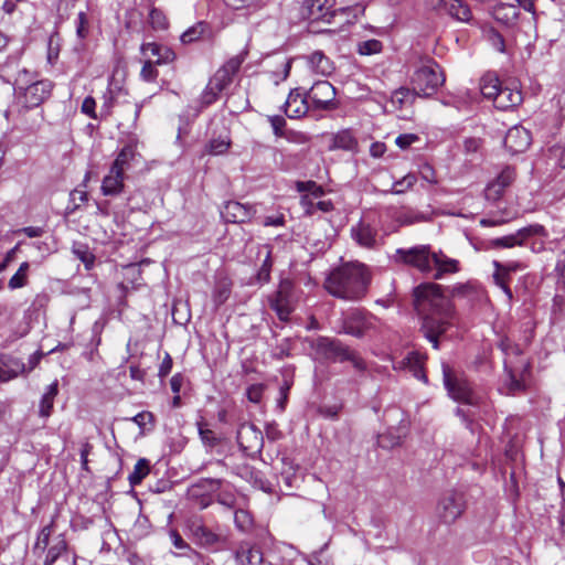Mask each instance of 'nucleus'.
<instances>
[{
  "label": "nucleus",
  "mask_w": 565,
  "mask_h": 565,
  "mask_svg": "<svg viewBox=\"0 0 565 565\" xmlns=\"http://www.w3.org/2000/svg\"><path fill=\"white\" fill-rule=\"evenodd\" d=\"M426 220L427 218H426V216L424 214L417 213V212H406V213H402L398 216V222L402 225H411V224H414V223L424 222Z\"/></svg>",
  "instance_id": "53"
},
{
  "label": "nucleus",
  "mask_w": 565,
  "mask_h": 565,
  "mask_svg": "<svg viewBox=\"0 0 565 565\" xmlns=\"http://www.w3.org/2000/svg\"><path fill=\"white\" fill-rule=\"evenodd\" d=\"M172 365H173L172 358L170 356L169 353H166V355L159 366L158 376L160 379H164L171 372Z\"/></svg>",
  "instance_id": "63"
},
{
  "label": "nucleus",
  "mask_w": 565,
  "mask_h": 565,
  "mask_svg": "<svg viewBox=\"0 0 565 565\" xmlns=\"http://www.w3.org/2000/svg\"><path fill=\"white\" fill-rule=\"evenodd\" d=\"M253 213L252 206L236 201L227 202L221 212L224 221L228 223H244L252 217Z\"/></svg>",
  "instance_id": "23"
},
{
  "label": "nucleus",
  "mask_w": 565,
  "mask_h": 565,
  "mask_svg": "<svg viewBox=\"0 0 565 565\" xmlns=\"http://www.w3.org/2000/svg\"><path fill=\"white\" fill-rule=\"evenodd\" d=\"M135 154L136 150L134 146H125L117 154L110 168H113L114 171H120L125 173V171L129 168L130 161L134 159Z\"/></svg>",
  "instance_id": "35"
},
{
  "label": "nucleus",
  "mask_w": 565,
  "mask_h": 565,
  "mask_svg": "<svg viewBox=\"0 0 565 565\" xmlns=\"http://www.w3.org/2000/svg\"><path fill=\"white\" fill-rule=\"evenodd\" d=\"M156 63L152 60H146L140 71V77L145 82H154L158 77V71L156 68Z\"/></svg>",
  "instance_id": "46"
},
{
  "label": "nucleus",
  "mask_w": 565,
  "mask_h": 565,
  "mask_svg": "<svg viewBox=\"0 0 565 565\" xmlns=\"http://www.w3.org/2000/svg\"><path fill=\"white\" fill-rule=\"evenodd\" d=\"M291 296V284L289 281H282L278 290L269 298L270 308L282 321H287L294 310Z\"/></svg>",
  "instance_id": "14"
},
{
  "label": "nucleus",
  "mask_w": 565,
  "mask_h": 565,
  "mask_svg": "<svg viewBox=\"0 0 565 565\" xmlns=\"http://www.w3.org/2000/svg\"><path fill=\"white\" fill-rule=\"evenodd\" d=\"M140 52L146 60H152L157 65L169 64L175 60V53L167 45L157 42H145Z\"/></svg>",
  "instance_id": "18"
},
{
  "label": "nucleus",
  "mask_w": 565,
  "mask_h": 565,
  "mask_svg": "<svg viewBox=\"0 0 565 565\" xmlns=\"http://www.w3.org/2000/svg\"><path fill=\"white\" fill-rule=\"evenodd\" d=\"M95 108H96V102L93 97L90 96H87L83 103H82V113H84L85 115L89 116L90 118H94L96 119L97 116H96V113H95Z\"/></svg>",
  "instance_id": "61"
},
{
  "label": "nucleus",
  "mask_w": 565,
  "mask_h": 565,
  "mask_svg": "<svg viewBox=\"0 0 565 565\" xmlns=\"http://www.w3.org/2000/svg\"><path fill=\"white\" fill-rule=\"evenodd\" d=\"M309 110V99L298 88L291 90L285 103V114L289 118H301Z\"/></svg>",
  "instance_id": "22"
},
{
  "label": "nucleus",
  "mask_w": 565,
  "mask_h": 565,
  "mask_svg": "<svg viewBox=\"0 0 565 565\" xmlns=\"http://www.w3.org/2000/svg\"><path fill=\"white\" fill-rule=\"evenodd\" d=\"M515 178V171L511 167H505L486 188L484 194L488 200H498L504 190L512 184Z\"/></svg>",
  "instance_id": "20"
},
{
  "label": "nucleus",
  "mask_w": 565,
  "mask_h": 565,
  "mask_svg": "<svg viewBox=\"0 0 565 565\" xmlns=\"http://www.w3.org/2000/svg\"><path fill=\"white\" fill-rule=\"evenodd\" d=\"M26 364L13 355L0 354V381L9 382L20 374H24Z\"/></svg>",
  "instance_id": "21"
},
{
  "label": "nucleus",
  "mask_w": 565,
  "mask_h": 565,
  "mask_svg": "<svg viewBox=\"0 0 565 565\" xmlns=\"http://www.w3.org/2000/svg\"><path fill=\"white\" fill-rule=\"evenodd\" d=\"M235 561L238 565H260L263 553L258 547L243 543L235 552Z\"/></svg>",
  "instance_id": "27"
},
{
  "label": "nucleus",
  "mask_w": 565,
  "mask_h": 565,
  "mask_svg": "<svg viewBox=\"0 0 565 565\" xmlns=\"http://www.w3.org/2000/svg\"><path fill=\"white\" fill-rule=\"evenodd\" d=\"M334 0H305L301 13L310 22L330 21L333 17Z\"/></svg>",
  "instance_id": "17"
},
{
  "label": "nucleus",
  "mask_w": 565,
  "mask_h": 565,
  "mask_svg": "<svg viewBox=\"0 0 565 565\" xmlns=\"http://www.w3.org/2000/svg\"><path fill=\"white\" fill-rule=\"evenodd\" d=\"M493 279H494L495 285L502 289V291L507 296L509 302L512 301L513 294L508 285L509 280L505 278V276L495 269V271L493 274Z\"/></svg>",
  "instance_id": "54"
},
{
  "label": "nucleus",
  "mask_w": 565,
  "mask_h": 565,
  "mask_svg": "<svg viewBox=\"0 0 565 565\" xmlns=\"http://www.w3.org/2000/svg\"><path fill=\"white\" fill-rule=\"evenodd\" d=\"M269 122L271 125L274 134L277 137H284L285 136L284 127L286 125V120H285L284 117H281V116H271V117H269Z\"/></svg>",
  "instance_id": "60"
},
{
  "label": "nucleus",
  "mask_w": 565,
  "mask_h": 565,
  "mask_svg": "<svg viewBox=\"0 0 565 565\" xmlns=\"http://www.w3.org/2000/svg\"><path fill=\"white\" fill-rule=\"evenodd\" d=\"M67 548V543L64 539H60L55 544H53L46 553L44 565H53L57 558L64 553Z\"/></svg>",
  "instance_id": "44"
},
{
  "label": "nucleus",
  "mask_w": 565,
  "mask_h": 565,
  "mask_svg": "<svg viewBox=\"0 0 565 565\" xmlns=\"http://www.w3.org/2000/svg\"><path fill=\"white\" fill-rule=\"evenodd\" d=\"M54 524H55V520L52 519L51 522L43 526L38 536H36V541L34 543V546H33V551L36 553V552H45V550L49 546V542H50V537L52 535V533L54 532Z\"/></svg>",
  "instance_id": "36"
},
{
  "label": "nucleus",
  "mask_w": 565,
  "mask_h": 565,
  "mask_svg": "<svg viewBox=\"0 0 565 565\" xmlns=\"http://www.w3.org/2000/svg\"><path fill=\"white\" fill-rule=\"evenodd\" d=\"M247 52L243 51L235 56L228 58L213 75V84L216 89H225L230 86L234 79V76L238 73L242 64L246 58Z\"/></svg>",
  "instance_id": "15"
},
{
  "label": "nucleus",
  "mask_w": 565,
  "mask_h": 565,
  "mask_svg": "<svg viewBox=\"0 0 565 565\" xmlns=\"http://www.w3.org/2000/svg\"><path fill=\"white\" fill-rule=\"evenodd\" d=\"M231 295V284L227 280H221L216 284L213 291V301L216 307L223 305Z\"/></svg>",
  "instance_id": "43"
},
{
  "label": "nucleus",
  "mask_w": 565,
  "mask_h": 565,
  "mask_svg": "<svg viewBox=\"0 0 565 565\" xmlns=\"http://www.w3.org/2000/svg\"><path fill=\"white\" fill-rule=\"evenodd\" d=\"M383 50V44L381 41L372 39L366 41H361L356 44V52L360 55H373L379 54Z\"/></svg>",
  "instance_id": "42"
},
{
  "label": "nucleus",
  "mask_w": 565,
  "mask_h": 565,
  "mask_svg": "<svg viewBox=\"0 0 565 565\" xmlns=\"http://www.w3.org/2000/svg\"><path fill=\"white\" fill-rule=\"evenodd\" d=\"M298 190L299 191H310L311 198L317 199L320 198L323 194V190L321 186L317 185L313 181L308 182H299L298 183Z\"/></svg>",
  "instance_id": "59"
},
{
  "label": "nucleus",
  "mask_w": 565,
  "mask_h": 565,
  "mask_svg": "<svg viewBox=\"0 0 565 565\" xmlns=\"http://www.w3.org/2000/svg\"><path fill=\"white\" fill-rule=\"evenodd\" d=\"M221 486V479H201L188 488V497L203 509L210 505L211 494L218 491Z\"/></svg>",
  "instance_id": "16"
},
{
  "label": "nucleus",
  "mask_w": 565,
  "mask_h": 565,
  "mask_svg": "<svg viewBox=\"0 0 565 565\" xmlns=\"http://www.w3.org/2000/svg\"><path fill=\"white\" fill-rule=\"evenodd\" d=\"M424 359V355L417 352H409L407 356L404 359V363L409 369L413 376L427 383V376L423 370Z\"/></svg>",
  "instance_id": "34"
},
{
  "label": "nucleus",
  "mask_w": 565,
  "mask_h": 565,
  "mask_svg": "<svg viewBox=\"0 0 565 565\" xmlns=\"http://www.w3.org/2000/svg\"><path fill=\"white\" fill-rule=\"evenodd\" d=\"M370 273L362 263H347L332 270L324 281L326 290L339 299L355 301L364 297Z\"/></svg>",
  "instance_id": "3"
},
{
  "label": "nucleus",
  "mask_w": 565,
  "mask_h": 565,
  "mask_svg": "<svg viewBox=\"0 0 565 565\" xmlns=\"http://www.w3.org/2000/svg\"><path fill=\"white\" fill-rule=\"evenodd\" d=\"M465 499L462 493L448 491L439 499L436 514L445 524L454 523L465 511Z\"/></svg>",
  "instance_id": "9"
},
{
  "label": "nucleus",
  "mask_w": 565,
  "mask_h": 565,
  "mask_svg": "<svg viewBox=\"0 0 565 565\" xmlns=\"http://www.w3.org/2000/svg\"><path fill=\"white\" fill-rule=\"evenodd\" d=\"M316 109H332L335 107V88L328 81H317L306 94Z\"/></svg>",
  "instance_id": "13"
},
{
  "label": "nucleus",
  "mask_w": 565,
  "mask_h": 565,
  "mask_svg": "<svg viewBox=\"0 0 565 565\" xmlns=\"http://www.w3.org/2000/svg\"><path fill=\"white\" fill-rule=\"evenodd\" d=\"M150 472L149 461L145 458L139 459L132 472L129 475L128 480L130 486L135 487L139 484Z\"/></svg>",
  "instance_id": "37"
},
{
  "label": "nucleus",
  "mask_w": 565,
  "mask_h": 565,
  "mask_svg": "<svg viewBox=\"0 0 565 565\" xmlns=\"http://www.w3.org/2000/svg\"><path fill=\"white\" fill-rule=\"evenodd\" d=\"M401 439L398 436H393L392 434H381L377 437V445L382 448H393L399 445Z\"/></svg>",
  "instance_id": "56"
},
{
  "label": "nucleus",
  "mask_w": 565,
  "mask_h": 565,
  "mask_svg": "<svg viewBox=\"0 0 565 565\" xmlns=\"http://www.w3.org/2000/svg\"><path fill=\"white\" fill-rule=\"evenodd\" d=\"M394 260L412 266L423 274H431L433 278L441 279L445 275L460 270V263L448 257L443 250H433L430 245H417L411 248H398Z\"/></svg>",
  "instance_id": "2"
},
{
  "label": "nucleus",
  "mask_w": 565,
  "mask_h": 565,
  "mask_svg": "<svg viewBox=\"0 0 565 565\" xmlns=\"http://www.w3.org/2000/svg\"><path fill=\"white\" fill-rule=\"evenodd\" d=\"M338 333L349 334L354 338H363L376 332L379 319L361 309H351L343 312L338 320Z\"/></svg>",
  "instance_id": "6"
},
{
  "label": "nucleus",
  "mask_w": 565,
  "mask_h": 565,
  "mask_svg": "<svg viewBox=\"0 0 565 565\" xmlns=\"http://www.w3.org/2000/svg\"><path fill=\"white\" fill-rule=\"evenodd\" d=\"M265 248L267 249L266 257L260 266V269L257 274V279L260 282H268L270 279V271L273 267V259H271V247L266 245Z\"/></svg>",
  "instance_id": "45"
},
{
  "label": "nucleus",
  "mask_w": 565,
  "mask_h": 565,
  "mask_svg": "<svg viewBox=\"0 0 565 565\" xmlns=\"http://www.w3.org/2000/svg\"><path fill=\"white\" fill-rule=\"evenodd\" d=\"M352 239L362 248L376 249L382 242L376 225L367 218H361L350 230Z\"/></svg>",
  "instance_id": "11"
},
{
  "label": "nucleus",
  "mask_w": 565,
  "mask_h": 565,
  "mask_svg": "<svg viewBox=\"0 0 565 565\" xmlns=\"http://www.w3.org/2000/svg\"><path fill=\"white\" fill-rule=\"evenodd\" d=\"M236 438L241 449L249 457L258 455L263 449V433L253 424H242L238 427Z\"/></svg>",
  "instance_id": "12"
},
{
  "label": "nucleus",
  "mask_w": 565,
  "mask_h": 565,
  "mask_svg": "<svg viewBox=\"0 0 565 565\" xmlns=\"http://www.w3.org/2000/svg\"><path fill=\"white\" fill-rule=\"evenodd\" d=\"M125 173L109 169L102 182V193L106 196L118 195L124 190Z\"/></svg>",
  "instance_id": "28"
},
{
  "label": "nucleus",
  "mask_w": 565,
  "mask_h": 565,
  "mask_svg": "<svg viewBox=\"0 0 565 565\" xmlns=\"http://www.w3.org/2000/svg\"><path fill=\"white\" fill-rule=\"evenodd\" d=\"M264 391H265V385L264 384H260V383L259 384H253V385L247 387L246 396H247L249 402L257 404V403H260L263 394H264Z\"/></svg>",
  "instance_id": "51"
},
{
  "label": "nucleus",
  "mask_w": 565,
  "mask_h": 565,
  "mask_svg": "<svg viewBox=\"0 0 565 565\" xmlns=\"http://www.w3.org/2000/svg\"><path fill=\"white\" fill-rule=\"evenodd\" d=\"M444 82L445 75L440 66L431 58L422 61L412 76V85L422 97L434 95Z\"/></svg>",
  "instance_id": "5"
},
{
  "label": "nucleus",
  "mask_w": 565,
  "mask_h": 565,
  "mask_svg": "<svg viewBox=\"0 0 565 565\" xmlns=\"http://www.w3.org/2000/svg\"><path fill=\"white\" fill-rule=\"evenodd\" d=\"M88 18L85 12H79L76 20V34L79 39H85L88 35Z\"/></svg>",
  "instance_id": "52"
},
{
  "label": "nucleus",
  "mask_w": 565,
  "mask_h": 565,
  "mask_svg": "<svg viewBox=\"0 0 565 565\" xmlns=\"http://www.w3.org/2000/svg\"><path fill=\"white\" fill-rule=\"evenodd\" d=\"M501 84L498 76L493 73L484 74L480 79V92L483 97L491 99L492 102L498 96L499 90L501 89Z\"/></svg>",
  "instance_id": "33"
},
{
  "label": "nucleus",
  "mask_w": 565,
  "mask_h": 565,
  "mask_svg": "<svg viewBox=\"0 0 565 565\" xmlns=\"http://www.w3.org/2000/svg\"><path fill=\"white\" fill-rule=\"evenodd\" d=\"M190 531L194 542L203 547H215L222 542L221 535L202 523L193 522L190 526Z\"/></svg>",
  "instance_id": "24"
},
{
  "label": "nucleus",
  "mask_w": 565,
  "mask_h": 565,
  "mask_svg": "<svg viewBox=\"0 0 565 565\" xmlns=\"http://www.w3.org/2000/svg\"><path fill=\"white\" fill-rule=\"evenodd\" d=\"M418 140L419 137L415 134H403L395 139V143L397 147L405 150Z\"/></svg>",
  "instance_id": "57"
},
{
  "label": "nucleus",
  "mask_w": 565,
  "mask_h": 565,
  "mask_svg": "<svg viewBox=\"0 0 565 565\" xmlns=\"http://www.w3.org/2000/svg\"><path fill=\"white\" fill-rule=\"evenodd\" d=\"M307 64L313 73L322 76H329L334 71L333 62L322 51H315L308 55Z\"/></svg>",
  "instance_id": "26"
},
{
  "label": "nucleus",
  "mask_w": 565,
  "mask_h": 565,
  "mask_svg": "<svg viewBox=\"0 0 565 565\" xmlns=\"http://www.w3.org/2000/svg\"><path fill=\"white\" fill-rule=\"evenodd\" d=\"M532 236H546L544 226L540 224H531L520 228L513 234L493 238L489 244L491 248H512L515 246H523L526 239Z\"/></svg>",
  "instance_id": "10"
},
{
  "label": "nucleus",
  "mask_w": 565,
  "mask_h": 565,
  "mask_svg": "<svg viewBox=\"0 0 565 565\" xmlns=\"http://www.w3.org/2000/svg\"><path fill=\"white\" fill-rule=\"evenodd\" d=\"M443 376L444 384L452 399L467 405H477L479 403L480 398L472 390L469 381L462 376L455 375L446 363H443Z\"/></svg>",
  "instance_id": "7"
},
{
  "label": "nucleus",
  "mask_w": 565,
  "mask_h": 565,
  "mask_svg": "<svg viewBox=\"0 0 565 565\" xmlns=\"http://www.w3.org/2000/svg\"><path fill=\"white\" fill-rule=\"evenodd\" d=\"M53 83L49 79L36 81L25 87L15 88L19 104L26 108L40 107L51 95Z\"/></svg>",
  "instance_id": "8"
},
{
  "label": "nucleus",
  "mask_w": 565,
  "mask_h": 565,
  "mask_svg": "<svg viewBox=\"0 0 565 565\" xmlns=\"http://www.w3.org/2000/svg\"><path fill=\"white\" fill-rule=\"evenodd\" d=\"M438 4L458 21L468 22L471 19V11L462 0H438Z\"/></svg>",
  "instance_id": "30"
},
{
  "label": "nucleus",
  "mask_w": 565,
  "mask_h": 565,
  "mask_svg": "<svg viewBox=\"0 0 565 565\" xmlns=\"http://www.w3.org/2000/svg\"><path fill=\"white\" fill-rule=\"evenodd\" d=\"M198 426H199V435H200L202 441L205 445L214 446L217 441V438L215 437L214 431L211 430L210 428H207L206 425L203 423H199Z\"/></svg>",
  "instance_id": "55"
},
{
  "label": "nucleus",
  "mask_w": 565,
  "mask_h": 565,
  "mask_svg": "<svg viewBox=\"0 0 565 565\" xmlns=\"http://www.w3.org/2000/svg\"><path fill=\"white\" fill-rule=\"evenodd\" d=\"M312 349L316 355L320 359L330 362L350 361L353 367L358 371H363L366 367L364 360L354 350L342 343L340 340L319 337L312 343Z\"/></svg>",
  "instance_id": "4"
},
{
  "label": "nucleus",
  "mask_w": 565,
  "mask_h": 565,
  "mask_svg": "<svg viewBox=\"0 0 565 565\" xmlns=\"http://www.w3.org/2000/svg\"><path fill=\"white\" fill-rule=\"evenodd\" d=\"M418 93L415 92L414 87H399L392 93L391 103L396 109H402L412 105Z\"/></svg>",
  "instance_id": "32"
},
{
  "label": "nucleus",
  "mask_w": 565,
  "mask_h": 565,
  "mask_svg": "<svg viewBox=\"0 0 565 565\" xmlns=\"http://www.w3.org/2000/svg\"><path fill=\"white\" fill-rule=\"evenodd\" d=\"M230 146V138L227 136H220L210 140L206 145V152L213 156L223 154L228 150Z\"/></svg>",
  "instance_id": "40"
},
{
  "label": "nucleus",
  "mask_w": 565,
  "mask_h": 565,
  "mask_svg": "<svg viewBox=\"0 0 565 565\" xmlns=\"http://www.w3.org/2000/svg\"><path fill=\"white\" fill-rule=\"evenodd\" d=\"M414 307L422 317L420 332L439 349V337L443 335L456 320V310L451 300L443 294L440 285L435 282L420 284L414 289Z\"/></svg>",
  "instance_id": "1"
},
{
  "label": "nucleus",
  "mask_w": 565,
  "mask_h": 565,
  "mask_svg": "<svg viewBox=\"0 0 565 565\" xmlns=\"http://www.w3.org/2000/svg\"><path fill=\"white\" fill-rule=\"evenodd\" d=\"M58 394V381L55 380L51 383L43 393L40 403H39V416L41 418L47 419L53 412L54 401Z\"/></svg>",
  "instance_id": "29"
},
{
  "label": "nucleus",
  "mask_w": 565,
  "mask_h": 565,
  "mask_svg": "<svg viewBox=\"0 0 565 565\" xmlns=\"http://www.w3.org/2000/svg\"><path fill=\"white\" fill-rule=\"evenodd\" d=\"M493 266L498 271L503 274L508 280H510L511 273L523 269L522 264L519 262H510L507 264H501L500 262L494 260Z\"/></svg>",
  "instance_id": "49"
},
{
  "label": "nucleus",
  "mask_w": 565,
  "mask_h": 565,
  "mask_svg": "<svg viewBox=\"0 0 565 565\" xmlns=\"http://www.w3.org/2000/svg\"><path fill=\"white\" fill-rule=\"evenodd\" d=\"M523 100L521 90L516 87L504 86L498 93L493 100L495 108L500 110H508L519 106Z\"/></svg>",
  "instance_id": "25"
},
{
  "label": "nucleus",
  "mask_w": 565,
  "mask_h": 565,
  "mask_svg": "<svg viewBox=\"0 0 565 565\" xmlns=\"http://www.w3.org/2000/svg\"><path fill=\"white\" fill-rule=\"evenodd\" d=\"M224 89H216L215 85L213 84V79L211 78L201 96L202 104L205 106L211 105L217 99L220 93Z\"/></svg>",
  "instance_id": "47"
},
{
  "label": "nucleus",
  "mask_w": 565,
  "mask_h": 565,
  "mask_svg": "<svg viewBox=\"0 0 565 565\" xmlns=\"http://www.w3.org/2000/svg\"><path fill=\"white\" fill-rule=\"evenodd\" d=\"M300 204L307 215H313L316 213V202L313 201V198H311V195H302Z\"/></svg>",
  "instance_id": "64"
},
{
  "label": "nucleus",
  "mask_w": 565,
  "mask_h": 565,
  "mask_svg": "<svg viewBox=\"0 0 565 565\" xmlns=\"http://www.w3.org/2000/svg\"><path fill=\"white\" fill-rule=\"evenodd\" d=\"M531 145V134L522 126L510 128L504 138V146L511 153L525 151Z\"/></svg>",
  "instance_id": "19"
},
{
  "label": "nucleus",
  "mask_w": 565,
  "mask_h": 565,
  "mask_svg": "<svg viewBox=\"0 0 565 565\" xmlns=\"http://www.w3.org/2000/svg\"><path fill=\"white\" fill-rule=\"evenodd\" d=\"M207 30L209 26L206 23L199 22L195 25L189 28L185 32H183L180 36V40L183 44L193 43L200 40Z\"/></svg>",
  "instance_id": "38"
},
{
  "label": "nucleus",
  "mask_w": 565,
  "mask_h": 565,
  "mask_svg": "<svg viewBox=\"0 0 565 565\" xmlns=\"http://www.w3.org/2000/svg\"><path fill=\"white\" fill-rule=\"evenodd\" d=\"M519 9L514 4L500 3L493 8L492 15L495 21L507 25L512 26L515 24L519 18Z\"/></svg>",
  "instance_id": "31"
},
{
  "label": "nucleus",
  "mask_w": 565,
  "mask_h": 565,
  "mask_svg": "<svg viewBox=\"0 0 565 565\" xmlns=\"http://www.w3.org/2000/svg\"><path fill=\"white\" fill-rule=\"evenodd\" d=\"M131 420L140 428H143L147 424H151L153 422V415L150 412H140L135 415Z\"/></svg>",
  "instance_id": "62"
},
{
  "label": "nucleus",
  "mask_w": 565,
  "mask_h": 565,
  "mask_svg": "<svg viewBox=\"0 0 565 565\" xmlns=\"http://www.w3.org/2000/svg\"><path fill=\"white\" fill-rule=\"evenodd\" d=\"M149 22L153 29L164 30L168 26V21L163 12L159 9H151L149 13Z\"/></svg>",
  "instance_id": "48"
},
{
  "label": "nucleus",
  "mask_w": 565,
  "mask_h": 565,
  "mask_svg": "<svg viewBox=\"0 0 565 565\" xmlns=\"http://www.w3.org/2000/svg\"><path fill=\"white\" fill-rule=\"evenodd\" d=\"M73 254L85 264L86 268H90L95 262L94 254L89 250L88 246L83 243H74L72 247Z\"/></svg>",
  "instance_id": "41"
},
{
  "label": "nucleus",
  "mask_w": 565,
  "mask_h": 565,
  "mask_svg": "<svg viewBox=\"0 0 565 565\" xmlns=\"http://www.w3.org/2000/svg\"><path fill=\"white\" fill-rule=\"evenodd\" d=\"M30 265L28 262H23L15 274L9 279L8 287L11 290L24 287L28 284V271Z\"/></svg>",
  "instance_id": "39"
},
{
  "label": "nucleus",
  "mask_w": 565,
  "mask_h": 565,
  "mask_svg": "<svg viewBox=\"0 0 565 565\" xmlns=\"http://www.w3.org/2000/svg\"><path fill=\"white\" fill-rule=\"evenodd\" d=\"M234 521L236 526L242 531L248 530L253 523L252 515L245 510L235 511Z\"/></svg>",
  "instance_id": "50"
},
{
  "label": "nucleus",
  "mask_w": 565,
  "mask_h": 565,
  "mask_svg": "<svg viewBox=\"0 0 565 565\" xmlns=\"http://www.w3.org/2000/svg\"><path fill=\"white\" fill-rule=\"evenodd\" d=\"M42 122H43V114H42V111H38L32 117L30 122L28 119L24 120V125H25L24 129L28 130L30 134H34L41 128Z\"/></svg>",
  "instance_id": "58"
}]
</instances>
